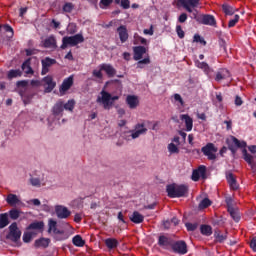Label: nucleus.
<instances>
[{
  "label": "nucleus",
  "instance_id": "obj_38",
  "mask_svg": "<svg viewBox=\"0 0 256 256\" xmlns=\"http://www.w3.org/2000/svg\"><path fill=\"white\" fill-rule=\"evenodd\" d=\"M7 214H8V217H10V219H12V221H17V219H19V217H21V211L15 209V208L9 210V212Z\"/></svg>",
  "mask_w": 256,
  "mask_h": 256
},
{
  "label": "nucleus",
  "instance_id": "obj_44",
  "mask_svg": "<svg viewBox=\"0 0 256 256\" xmlns=\"http://www.w3.org/2000/svg\"><path fill=\"white\" fill-rule=\"evenodd\" d=\"M212 202L210 201L209 198H204L203 200H201V202L198 205L199 209H207V207H211Z\"/></svg>",
  "mask_w": 256,
  "mask_h": 256
},
{
  "label": "nucleus",
  "instance_id": "obj_62",
  "mask_svg": "<svg viewBox=\"0 0 256 256\" xmlns=\"http://www.w3.org/2000/svg\"><path fill=\"white\" fill-rule=\"evenodd\" d=\"M250 247L256 253V236L250 241Z\"/></svg>",
  "mask_w": 256,
  "mask_h": 256
},
{
  "label": "nucleus",
  "instance_id": "obj_21",
  "mask_svg": "<svg viewBox=\"0 0 256 256\" xmlns=\"http://www.w3.org/2000/svg\"><path fill=\"white\" fill-rule=\"evenodd\" d=\"M195 64H196V67H198V69H202L205 75H207V77L211 79V73H213V69L209 67V64H207V62H201L197 60Z\"/></svg>",
  "mask_w": 256,
  "mask_h": 256
},
{
  "label": "nucleus",
  "instance_id": "obj_41",
  "mask_svg": "<svg viewBox=\"0 0 256 256\" xmlns=\"http://www.w3.org/2000/svg\"><path fill=\"white\" fill-rule=\"evenodd\" d=\"M23 75V72H21V70L19 69H15V70H10L8 72V79H15L17 77H21Z\"/></svg>",
  "mask_w": 256,
  "mask_h": 256
},
{
  "label": "nucleus",
  "instance_id": "obj_17",
  "mask_svg": "<svg viewBox=\"0 0 256 256\" xmlns=\"http://www.w3.org/2000/svg\"><path fill=\"white\" fill-rule=\"evenodd\" d=\"M45 228V223L43 221H35L32 222L28 227V231H34V233H41L43 232V229Z\"/></svg>",
  "mask_w": 256,
  "mask_h": 256
},
{
  "label": "nucleus",
  "instance_id": "obj_25",
  "mask_svg": "<svg viewBox=\"0 0 256 256\" xmlns=\"http://www.w3.org/2000/svg\"><path fill=\"white\" fill-rule=\"evenodd\" d=\"M181 121H184L186 126V131H193V118L188 114H182L180 116Z\"/></svg>",
  "mask_w": 256,
  "mask_h": 256
},
{
  "label": "nucleus",
  "instance_id": "obj_36",
  "mask_svg": "<svg viewBox=\"0 0 256 256\" xmlns=\"http://www.w3.org/2000/svg\"><path fill=\"white\" fill-rule=\"evenodd\" d=\"M9 225V214L2 213L0 214V229H5Z\"/></svg>",
  "mask_w": 256,
  "mask_h": 256
},
{
  "label": "nucleus",
  "instance_id": "obj_63",
  "mask_svg": "<svg viewBox=\"0 0 256 256\" xmlns=\"http://www.w3.org/2000/svg\"><path fill=\"white\" fill-rule=\"evenodd\" d=\"M174 100L180 103V105H183V98L179 94H174Z\"/></svg>",
  "mask_w": 256,
  "mask_h": 256
},
{
  "label": "nucleus",
  "instance_id": "obj_10",
  "mask_svg": "<svg viewBox=\"0 0 256 256\" xmlns=\"http://www.w3.org/2000/svg\"><path fill=\"white\" fill-rule=\"evenodd\" d=\"M201 151L209 161H215L217 159V155H215V153H217V147H215V144L207 143L201 148Z\"/></svg>",
  "mask_w": 256,
  "mask_h": 256
},
{
  "label": "nucleus",
  "instance_id": "obj_1",
  "mask_svg": "<svg viewBox=\"0 0 256 256\" xmlns=\"http://www.w3.org/2000/svg\"><path fill=\"white\" fill-rule=\"evenodd\" d=\"M226 144L228 145V149L231 151L232 155L237 153V149H243L242 155L244 161H246V163L251 167V171L256 173V156L247 153V149H245L247 147V142L240 141L235 136H230V139H226Z\"/></svg>",
  "mask_w": 256,
  "mask_h": 256
},
{
  "label": "nucleus",
  "instance_id": "obj_23",
  "mask_svg": "<svg viewBox=\"0 0 256 256\" xmlns=\"http://www.w3.org/2000/svg\"><path fill=\"white\" fill-rule=\"evenodd\" d=\"M126 103L130 109H137V107H139V98L135 95H128Z\"/></svg>",
  "mask_w": 256,
  "mask_h": 256
},
{
  "label": "nucleus",
  "instance_id": "obj_24",
  "mask_svg": "<svg viewBox=\"0 0 256 256\" xmlns=\"http://www.w3.org/2000/svg\"><path fill=\"white\" fill-rule=\"evenodd\" d=\"M63 111H65L63 106V100H59L55 103V105L52 108V113L55 115V117H59V115H63Z\"/></svg>",
  "mask_w": 256,
  "mask_h": 256
},
{
  "label": "nucleus",
  "instance_id": "obj_57",
  "mask_svg": "<svg viewBox=\"0 0 256 256\" xmlns=\"http://www.w3.org/2000/svg\"><path fill=\"white\" fill-rule=\"evenodd\" d=\"M191 179L192 181H199V179H201V176L197 169L193 170Z\"/></svg>",
  "mask_w": 256,
  "mask_h": 256
},
{
  "label": "nucleus",
  "instance_id": "obj_53",
  "mask_svg": "<svg viewBox=\"0 0 256 256\" xmlns=\"http://www.w3.org/2000/svg\"><path fill=\"white\" fill-rule=\"evenodd\" d=\"M73 3H71V2H67V3H65L64 4V6H63V11L65 12V13H71V11H73Z\"/></svg>",
  "mask_w": 256,
  "mask_h": 256
},
{
  "label": "nucleus",
  "instance_id": "obj_32",
  "mask_svg": "<svg viewBox=\"0 0 256 256\" xmlns=\"http://www.w3.org/2000/svg\"><path fill=\"white\" fill-rule=\"evenodd\" d=\"M214 239L216 243H225V241H227V232L221 234V231L215 230Z\"/></svg>",
  "mask_w": 256,
  "mask_h": 256
},
{
  "label": "nucleus",
  "instance_id": "obj_7",
  "mask_svg": "<svg viewBox=\"0 0 256 256\" xmlns=\"http://www.w3.org/2000/svg\"><path fill=\"white\" fill-rule=\"evenodd\" d=\"M170 251L176 253L177 255H187L189 251L187 249V242H185V240H173Z\"/></svg>",
  "mask_w": 256,
  "mask_h": 256
},
{
  "label": "nucleus",
  "instance_id": "obj_19",
  "mask_svg": "<svg viewBox=\"0 0 256 256\" xmlns=\"http://www.w3.org/2000/svg\"><path fill=\"white\" fill-rule=\"evenodd\" d=\"M231 77V72L227 70V68H221L216 72L215 81L219 83V81H223L225 79H229Z\"/></svg>",
  "mask_w": 256,
  "mask_h": 256
},
{
  "label": "nucleus",
  "instance_id": "obj_49",
  "mask_svg": "<svg viewBox=\"0 0 256 256\" xmlns=\"http://www.w3.org/2000/svg\"><path fill=\"white\" fill-rule=\"evenodd\" d=\"M239 19H240L239 14H236V15L234 16V18L231 19V20L229 21V23H228L229 29L235 27V25H237V23H239Z\"/></svg>",
  "mask_w": 256,
  "mask_h": 256
},
{
  "label": "nucleus",
  "instance_id": "obj_50",
  "mask_svg": "<svg viewBox=\"0 0 256 256\" xmlns=\"http://www.w3.org/2000/svg\"><path fill=\"white\" fill-rule=\"evenodd\" d=\"M194 43H201V45H207V41L205 39L201 38V35L195 34L193 38Z\"/></svg>",
  "mask_w": 256,
  "mask_h": 256
},
{
  "label": "nucleus",
  "instance_id": "obj_12",
  "mask_svg": "<svg viewBox=\"0 0 256 256\" xmlns=\"http://www.w3.org/2000/svg\"><path fill=\"white\" fill-rule=\"evenodd\" d=\"M42 86L44 87V93H51L57 87V83L53 81L52 76L48 75L42 79Z\"/></svg>",
  "mask_w": 256,
  "mask_h": 256
},
{
  "label": "nucleus",
  "instance_id": "obj_4",
  "mask_svg": "<svg viewBox=\"0 0 256 256\" xmlns=\"http://www.w3.org/2000/svg\"><path fill=\"white\" fill-rule=\"evenodd\" d=\"M85 41V37L83 34H75L74 36H65L62 38V45L60 49H67V47H75L79 45V43H83Z\"/></svg>",
  "mask_w": 256,
  "mask_h": 256
},
{
  "label": "nucleus",
  "instance_id": "obj_6",
  "mask_svg": "<svg viewBox=\"0 0 256 256\" xmlns=\"http://www.w3.org/2000/svg\"><path fill=\"white\" fill-rule=\"evenodd\" d=\"M149 121H142L134 126L133 130H130V137L132 139H139L140 135H147V124Z\"/></svg>",
  "mask_w": 256,
  "mask_h": 256
},
{
  "label": "nucleus",
  "instance_id": "obj_22",
  "mask_svg": "<svg viewBox=\"0 0 256 256\" xmlns=\"http://www.w3.org/2000/svg\"><path fill=\"white\" fill-rule=\"evenodd\" d=\"M42 45L45 49H56L57 40L55 39V36H49L42 42Z\"/></svg>",
  "mask_w": 256,
  "mask_h": 256
},
{
  "label": "nucleus",
  "instance_id": "obj_43",
  "mask_svg": "<svg viewBox=\"0 0 256 256\" xmlns=\"http://www.w3.org/2000/svg\"><path fill=\"white\" fill-rule=\"evenodd\" d=\"M139 43L141 45H147V39L139 36V34L135 33L134 34V45H139Z\"/></svg>",
  "mask_w": 256,
  "mask_h": 256
},
{
  "label": "nucleus",
  "instance_id": "obj_3",
  "mask_svg": "<svg viewBox=\"0 0 256 256\" xmlns=\"http://www.w3.org/2000/svg\"><path fill=\"white\" fill-rule=\"evenodd\" d=\"M100 95L97 97V103H101L106 110L111 109L115 101H119V96H112L111 93L105 90H102Z\"/></svg>",
  "mask_w": 256,
  "mask_h": 256
},
{
  "label": "nucleus",
  "instance_id": "obj_26",
  "mask_svg": "<svg viewBox=\"0 0 256 256\" xmlns=\"http://www.w3.org/2000/svg\"><path fill=\"white\" fill-rule=\"evenodd\" d=\"M130 221H132V223H135L136 225H139L145 221V216H143L138 211H134L130 216Z\"/></svg>",
  "mask_w": 256,
  "mask_h": 256
},
{
  "label": "nucleus",
  "instance_id": "obj_34",
  "mask_svg": "<svg viewBox=\"0 0 256 256\" xmlns=\"http://www.w3.org/2000/svg\"><path fill=\"white\" fill-rule=\"evenodd\" d=\"M45 181V176L42 174L40 177H31L30 183L33 187H41V183Z\"/></svg>",
  "mask_w": 256,
  "mask_h": 256
},
{
  "label": "nucleus",
  "instance_id": "obj_16",
  "mask_svg": "<svg viewBox=\"0 0 256 256\" xmlns=\"http://www.w3.org/2000/svg\"><path fill=\"white\" fill-rule=\"evenodd\" d=\"M133 59L134 61H141L145 53H147V48L145 46H134L133 47Z\"/></svg>",
  "mask_w": 256,
  "mask_h": 256
},
{
  "label": "nucleus",
  "instance_id": "obj_46",
  "mask_svg": "<svg viewBox=\"0 0 256 256\" xmlns=\"http://www.w3.org/2000/svg\"><path fill=\"white\" fill-rule=\"evenodd\" d=\"M55 63H57V60L49 57H46L44 60H42V65L48 68L51 67V65H55Z\"/></svg>",
  "mask_w": 256,
  "mask_h": 256
},
{
  "label": "nucleus",
  "instance_id": "obj_55",
  "mask_svg": "<svg viewBox=\"0 0 256 256\" xmlns=\"http://www.w3.org/2000/svg\"><path fill=\"white\" fill-rule=\"evenodd\" d=\"M187 231H195L197 229V227H199V224L197 223H186L185 224Z\"/></svg>",
  "mask_w": 256,
  "mask_h": 256
},
{
  "label": "nucleus",
  "instance_id": "obj_9",
  "mask_svg": "<svg viewBox=\"0 0 256 256\" xmlns=\"http://www.w3.org/2000/svg\"><path fill=\"white\" fill-rule=\"evenodd\" d=\"M51 231L54 233V235H61V236H56L57 241H64V239H67L65 237V230H59L57 229V221L50 219L48 221V233H51Z\"/></svg>",
  "mask_w": 256,
  "mask_h": 256
},
{
  "label": "nucleus",
  "instance_id": "obj_45",
  "mask_svg": "<svg viewBox=\"0 0 256 256\" xmlns=\"http://www.w3.org/2000/svg\"><path fill=\"white\" fill-rule=\"evenodd\" d=\"M196 171H198V174L202 179H207V167H205V165L199 166Z\"/></svg>",
  "mask_w": 256,
  "mask_h": 256
},
{
  "label": "nucleus",
  "instance_id": "obj_60",
  "mask_svg": "<svg viewBox=\"0 0 256 256\" xmlns=\"http://www.w3.org/2000/svg\"><path fill=\"white\" fill-rule=\"evenodd\" d=\"M178 21H179V23H185V21H187V13H182V14L178 17Z\"/></svg>",
  "mask_w": 256,
  "mask_h": 256
},
{
  "label": "nucleus",
  "instance_id": "obj_40",
  "mask_svg": "<svg viewBox=\"0 0 256 256\" xmlns=\"http://www.w3.org/2000/svg\"><path fill=\"white\" fill-rule=\"evenodd\" d=\"M36 235H37V232L35 231L24 232L23 234L24 243H31V239H33V237H36Z\"/></svg>",
  "mask_w": 256,
  "mask_h": 256
},
{
  "label": "nucleus",
  "instance_id": "obj_42",
  "mask_svg": "<svg viewBox=\"0 0 256 256\" xmlns=\"http://www.w3.org/2000/svg\"><path fill=\"white\" fill-rule=\"evenodd\" d=\"M63 107L65 111H70V113H73V109H75V100H68L67 103L63 104Z\"/></svg>",
  "mask_w": 256,
  "mask_h": 256
},
{
  "label": "nucleus",
  "instance_id": "obj_64",
  "mask_svg": "<svg viewBox=\"0 0 256 256\" xmlns=\"http://www.w3.org/2000/svg\"><path fill=\"white\" fill-rule=\"evenodd\" d=\"M83 219V216L79 213H76L75 216H74V221L75 223H80Z\"/></svg>",
  "mask_w": 256,
  "mask_h": 256
},
{
  "label": "nucleus",
  "instance_id": "obj_28",
  "mask_svg": "<svg viewBox=\"0 0 256 256\" xmlns=\"http://www.w3.org/2000/svg\"><path fill=\"white\" fill-rule=\"evenodd\" d=\"M105 246L107 249L112 250V249H117L119 247V241L115 238H107L105 241Z\"/></svg>",
  "mask_w": 256,
  "mask_h": 256
},
{
  "label": "nucleus",
  "instance_id": "obj_51",
  "mask_svg": "<svg viewBox=\"0 0 256 256\" xmlns=\"http://www.w3.org/2000/svg\"><path fill=\"white\" fill-rule=\"evenodd\" d=\"M111 3H113V0H100L99 7L100 9H107Z\"/></svg>",
  "mask_w": 256,
  "mask_h": 256
},
{
  "label": "nucleus",
  "instance_id": "obj_58",
  "mask_svg": "<svg viewBox=\"0 0 256 256\" xmlns=\"http://www.w3.org/2000/svg\"><path fill=\"white\" fill-rule=\"evenodd\" d=\"M103 70H93L92 75L93 77H96L97 79H103V73L101 72Z\"/></svg>",
  "mask_w": 256,
  "mask_h": 256
},
{
  "label": "nucleus",
  "instance_id": "obj_37",
  "mask_svg": "<svg viewBox=\"0 0 256 256\" xmlns=\"http://www.w3.org/2000/svg\"><path fill=\"white\" fill-rule=\"evenodd\" d=\"M72 243H73V245H75V247H84L85 246V240H83L81 235L74 236L72 239Z\"/></svg>",
  "mask_w": 256,
  "mask_h": 256
},
{
  "label": "nucleus",
  "instance_id": "obj_11",
  "mask_svg": "<svg viewBox=\"0 0 256 256\" xmlns=\"http://www.w3.org/2000/svg\"><path fill=\"white\" fill-rule=\"evenodd\" d=\"M173 238L162 234L158 237L157 245L161 247V249H164L165 251H171V247L173 245Z\"/></svg>",
  "mask_w": 256,
  "mask_h": 256
},
{
  "label": "nucleus",
  "instance_id": "obj_56",
  "mask_svg": "<svg viewBox=\"0 0 256 256\" xmlns=\"http://www.w3.org/2000/svg\"><path fill=\"white\" fill-rule=\"evenodd\" d=\"M225 203L227 205V211L229 209H233V198H231L230 196L229 197H226L225 198Z\"/></svg>",
  "mask_w": 256,
  "mask_h": 256
},
{
  "label": "nucleus",
  "instance_id": "obj_35",
  "mask_svg": "<svg viewBox=\"0 0 256 256\" xmlns=\"http://www.w3.org/2000/svg\"><path fill=\"white\" fill-rule=\"evenodd\" d=\"M136 69H145V65L151 64V58L149 56L145 57L144 59L136 60Z\"/></svg>",
  "mask_w": 256,
  "mask_h": 256
},
{
  "label": "nucleus",
  "instance_id": "obj_59",
  "mask_svg": "<svg viewBox=\"0 0 256 256\" xmlns=\"http://www.w3.org/2000/svg\"><path fill=\"white\" fill-rule=\"evenodd\" d=\"M120 5L124 9H129V7H131V1H129V0H121Z\"/></svg>",
  "mask_w": 256,
  "mask_h": 256
},
{
  "label": "nucleus",
  "instance_id": "obj_48",
  "mask_svg": "<svg viewBox=\"0 0 256 256\" xmlns=\"http://www.w3.org/2000/svg\"><path fill=\"white\" fill-rule=\"evenodd\" d=\"M222 10L225 13V15H233L235 13L233 7L229 6L228 4L222 5Z\"/></svg>",
  "mask_w": 256,
  "mask_h": 256
},
{
  "label": "nucleus",
  "instance_id": "obj_30",
  "mask_svg": "<svg viewBox=\"0 0 256 256\" xmlns=\"http://www.w3.org/2000/svg\"><path fill=\"white\" fill-rule=\"evenodd\" d=\"M6 202L11 207H15L16 205H19V203H21V200H19V198L15 194H8Z\"/></svg>",
  "mask_w": 256,
  "mask_h": 256
},
{
  "label": "nucleus",
  "instance_id": "obj_8",
  "mask_svg": "<svg viewBox=\"0 0 256 256\" xmlns=\"http://www.w3.org/2000/svg\"><path fill=\"white\" fill-rule=\"evenodd\" d=\"M6 239L12 241L13 243H17V241L21 239V230H19L17 222H13L9 226V233L6 235Z\"/></svg>",
  "mask_w": 256,
  "mask_h": 256
},
{
  "label": "nucleus",
  "instance_id": "obj_39",
  "mask_svg": "<svg viewBox=\"0 0 256 256\" xmlns=\"http://www.w3.org/2000/svg\"><path fill=\"white\" fill-rule=\"evenodd\" d=\"M228 213L236 223H239V221H241V216L239 215V211L237 209L230 208L228 209Z\"/></svg>",
  "mask_w": 256,
  "mask_h": 256
},
{
  "label": "nucleus",
  "instance_id": "obj_52",
  "mask_svg": "<svg viewBox=\"0 0 256 256\" xmlns=\"http://www.w3.org/2000/svg\"><path fill=\"white\" fill-rule=\"evenodd\" d=\"M176 33H177L179 39L185 38V31H183V28L181 27V25L176 26Z\"/></svg>",
  "mask_w": 256,
  "mask_h": 256
},
{
  "label": "nucleus",
  "instance_id": "obj_18",
  "mask_svg": "<svg viewBox=\"0 0 256 256\" xmlns=\"http://www.w3.org/2000/svg\"><path fill=\"white\" fill-rule=\"evenodd\" d=\"M100 71H105L107 77L112 78L117 75V70L111 64H101L99 66Z\"/></svg>",
  "mask_w": 256,
  "mask_h": 256
},
{
  "label": "nucleus",
  "instance_id": "obj_5",
  "mask_svg": "<svg viewBox=\"0 0 256 256\" xmlns=\"http://www.w3.org/2000/svg\"><path fill=\"white\" fill-rule=\"evenodd\" d=\"M199 1L201 0H177V6L183 7L188 13H192L194 19H197V10H193L199 7Z\"/></svg>",
  "mask_w": 256,
  "mask_h": 256
},
{
  "label": "nucleus",
  "instance_id": "obj_2",
  "mask_svg": "<svg viewBox=\"0 0 256 256\" xmlns=\"http://www.w3.org/2000/svg\"><path fill=\"white\" fill-rule=\"evenodd\" d=\"M166 193H168V197H170V199L185 197V195L189 193V186L185 184H170L166 186Z\"/></svg>",
  "mask_w": 256,
  "mask_h": 256
},
{
  "label": "nucleus",
  "instance_id": "obj_20",
  "mask_svg": "<svg viewBox=\"0 0 256 256\" xmlns=\"http://www.w3.org/2000/svg\"><path fill=\"white\" fill-rule=\"evenodd\" d=\"M117 33L119 35V39L121 43H127L129 39V32H127V26L121 25L117 28Z\"/></svg>",
  "mask_w": 256,
  "mask_h": 256
},
{
  "label": "nucleus",
  "instance_id": "obj_13",
  "mask_svg": "<svg viewBox=\"0 0 256 256\" xmlns=\"http://www.w3.org/2000/svg\"><path fill=\"white\" fill-rule=\"evenodd\" d=\"M225 175H226V181L230 189H232L233 191H237V189H239V183H237V178L235 177L233 172L226 171Z\"/></svg>",
  "mask_w": 256,
  "mask_h": 256
},
{
  "label": "nucleus",
  "instance_id": "obj_29",
  "mask_svg": "<svg viewBox=\"0 0 256 256\" xmlns=\"http://www.w3.org/2000/svg\"><path fill=\"white\" fill-rule=\"evenodd\" d=\"M49 243H51V239L40 238L35 240L34 247L36 248L43 247L44 249H47V247H49Z\"/></svg>",
  "mask_w": 256,
  "mask_h": 256
},
{
  "label": "nucleus",
  "instance_id": "obj_15",
  "mask_svg": "<svg viewBox=\"0 0 256 256\" xmlns=\"http://www.w3.org/2000/svg\"><path fill=\"white\" fill-rule=\"evenodd\" d=\"M73 83H74L73 75H70L68 78L63 80V82L59 88V92L62 95H65V93H67V91H69V89H71V87H73Z\"/></svg>",
  "mask_w": 256,
  "mask_h": 256
},
{
  "label": "nucleus",
  "instance_id": "obj_54",
  "mask_svg": "<svg viewBox=\"0 0 256 256\" xmlns=\"http://www.w3.org/2000/svg\"><path fill=\"white\" fill-rule=\"evenodd\" d=\"M168 151L169 153H179V148L174 143H170L168 145Z\"/></svg>",
  "mask_w": 256,
  "mask_h": 256
},
{
  "label": "nucleus",
  "instance_id": "obj_27",
  "mask_svg": "<svg viewBox=\"0 0 256 256\" xmlns=\"http://www.w3.org/2000/svg\"><path fill=\"white\" fill-rule=\"evenodd\" d=\"M202 24L215 27V25H217V20H215V16L206 14L202 17Z\"/></svg>",
  "mask_w": 256,
  "mask_h": 256
},
{
  "label": "nucleus",
  "instance_id": "obj_33",
  "mask_svg": "<svg viewBox=\"0 0 256 256\" xmlns=\"http://www.w3.org/2000/svg\"><path fill=\"white\" fill-rule=\"evenodd\" d=\"M200 233L206 237H211L213 235V228L207 224H203L200 226Z\"/></svg>",
  "mask_w": 256,
  "mask_h": 256
},
{
  "label": "nucleus",
  "instance_id": "obj_47",
  "mask_svg": "<svg viewBox=\"0 0 256 256\" xmlns=\"http://www.w3.org/2000/svg\"><path fill=\"white\" fill-rule=\"evenodd\" d=\"M2 29H4L6 33H10L9 38L13 39V35H15V32L13 31V27H11V25L4 24L2 25Z\"/></svg>",
  "mask_w": 256,
  "mask_h": 256
},
{
  "label": "nucleus",
  "instance_id": "obj_61",
  "mask_svg": "<svg viewBox=\"0 0 256 256\" xmlns=\"http://www.w3.org/2000/svg\"><path fill=\"white\" fill-rule=\"evenodd\" d=\"M17 87H27L29 85V82L27 80H21L16 83Z\"/></svg>",
  "mask_w": 256,
  "mask_h": 256
},
{
  "label": "nucleus",
  "instance_id": "obj_31",
  "mask_svg": "<svg viewBox=\"0 0 256 256\" xmlns=\"http://www.w3.org/2000/svg\"><path fill=\"white\" fill-rule=\"evenodd\" d=\"M22 71L26 73V75H33V68H31V58H28L26 61L22 63Z\"/></svg>",
  "mask_w": 256,
  "mask_h": 256
},
{
  "label": "nucleus",
  "instance_id": "obj_14",
  "mask_svg": "<svg viewBox=\"0 0 256 256\" xmlns=\"http://www.w3.org/2000/svg\"><path fill=\"white\" fill-rule=\"evenodd\" d=\"M55 213L58 219H68V217H71V211L65 206L57 205Z\"/></svg>",
  "mask_w": 256,
  "mask_h": 256
}]
</instances>
